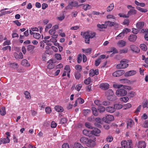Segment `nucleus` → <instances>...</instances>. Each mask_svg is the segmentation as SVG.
Returning <instances> with one entry per match:
<instances>
[{
    "mask_svg": "<svg viewBox=\"0 0 148 148\" xmlns=\"http://www.w3.org/2000/svg\"><path fill=\"white\" fill-rule=\"evenodd\" d=\"M96 33L91 32H87L84 33H81V35H83V37L85 38V41L86 43L89 44L90 43V39L92 38L96 35Z\"/></svg>",
    "mask_w": 148,
    "mask_h": 148,
    "instance_id": "obj_1",
    "label": "nucleus"
},
{
    "mask_svg": "<svg viewBox=\"0 0 148 148\" xmlns=\"http://www.w3.org/2000/svg\"><path fill=\"white\" fill-rule=\"evenodd\" d=\"M129 62L127 60L123 59L121 61V63L117 64L116 66V68L117 69H125L128 67V64L126 63H128Z\"/></svg>",
    "mask_w": 148,
    "mask_h": 148,
    "instance_id": "obj_2",
    "label": "nucleus"
},
{
    "mask_svg": "<svg viewBox=\"0 0 148 148\" xmlns=\"http://www.w3.org/2000/svg\"><path fill=\"white\" fill-rule=\"evenodd\" d=\"M121 144L122 148H131L132 147L133 145L131 140H129L128 143L126 140H123L121 141Z\"/></svg>",
    "mask_w": 148,
    "mask_h": 148,
    "instance_id": "obj_3",
    "label": "nucleus"
},
{
    "mask_svg": "<svg viewBox=\"0 0 148 148\" xmlns=\"http://www.w3.org/2000/svg\"><path fill=\"white\" fill-rule=\"evenodd\" d=\"M127 91L123 88H120L117 89L116 92V95L119 97L123 96L126 95Z\"/></svg>",
    "mask_w": 148,
    "mask_h": 148,
    "instance_id": "obj_4",
    "label": "nucleus"
},
{
    "mask_svg": "<svg viewBox=\"0 0 148 148\" xmlns=\"http://www.w3.org/2000/svg\"><path fill=\"white\" fill-rule=\"evenodd\" d=\"M114 119L113 116L110 115H106L105 117L102 119L103 121L107 123H109L110 122L113 121Z\"/></svg>",
    "mask_w": 148,
    "mask_h": 148,
    "instance_id": "obj_5",
    "label": "nucleus"
},
{
    "mask_svg": "<svg viewBox=\"0 0 148 148\" xmlns=\"http://www.w3.org/2000/svg\"><path fill=\"white\" fill-rule=\"evenodd\" d=\"M78 5V3L76 1H71L69 3L68 5L66 8V9H72L73 7H76Z\"/></svg>",
    "mask_w": 148,
    "mask_h": 148,
    "instance_id": "obj_6",
    "label": "nucleus"
},
{
    "mask_svg": "<svg viewBox=\"0 0 148 148\" xmlns=\"http://www.w3.org/2000/svg\"><path fill=\"white\" fill-rule=\"evenodd\" d=\"M136 145L138 148H145L146 146V143L143 141L138 142Z\"/></svg>",
    "mask_w": 148,
    "mask_h": 148,
    "instance_id": "obj_7",
    "label": "nucleus"
},
{
    "mask_svg": "<svg viewBox=\"0 0 148 148\" xmlns=\"http://www.w3.org/2000/svg\"><path fill=\"white\" fill-rule=\"evenodd\" d=\"M125 72L123 70H119L114 72L112 74V75L115 77H119L123 74Z\"/></svg>",
    "mask_w": 148,
    "mask_h": 148,
    "instance_id": "obj_8",
    "label": "nucleus"
},
{
    "mask_svg": "<svg viewBox=\"0 0 148 148\" xmlns=\"http://www.w3.org/2000/svg\"><path fill=\"white\" fill-rule=\"evenodd\" d=\"M106 95L107 97V99L110 101H112L113 100L110 98L111 96H112L114 95L113 91L111 89L108 90L106 92Z\"/></svg>",
    "mask_w": 148,
    "mask_h": 148,
    "instance_id": "obj_9",
    "label": "nucleus"
},
{
    "mask_svg": "<svg viewBox=\"0 0 148 148\" xmlns=\"http://www.w3.org/2000/svg\"><path fill=\"white\" fill-rule=\"evenodd\" d=\"M99 87L103 90H106L109 88V85L106 83H101L99 86Z\"/></svg>",
    "mask_w": 148,
    "mask_h": 148,
    "instance_id": "obj_10",
    "label": "nucleus"
},
{
    "mask_svg": "<svg viewBox=\"0 0 148 148\" xmlns=\"http://www.w3.org/2000/svg\"><path fill=\"white\" fill-rule=\"evenodd\" d=\"M136 73V71H130L126 72L124 75L126 77H129L135 75Z\"/></svg>",
    "mask_w": 148,
    "mask_h": 148,
    "instance_id": "obj_11",
    "label": "nucleus"
},
{
    "mask_svg": "<svg viewBox=\"0 0 148 148\" xmlns=\"http://www.w3.org/2000/svg\"><path fill=\"white\" fill-rule=\"evenodd\" d=\"M86 145L87 146L89 147H92L94 146L95 145L94 141L91 139L88 140Z\"/></svg>",
    "mask_w": 148,
    "mask_h": 148,
    "instance_id": "obj_12",
    "label": "nucleus"
},
{
    "mask_svg": "<svg viewBox=\"0 0 148 148\" xmlns=\"http://www.w3.org/2000/svg\"><path fill=\"white\" fill-rule=\"evenodd\" d=\"M112 86L114 88H118V89H120V88L122 87H123V88L127 89H128V88L129 87L128 86H124L122 84H114Z\"/></svg>",
    "mask_w": 148,
    "mask_h": 148,
    "instance_id": "obj_13",
    "label": "nucleus"
},
{
    "mask_svg": "<svg viewBox=\"0 0 148 148\" xmlns=\"http://www.w3.org/2000/svg\"><path fill=\"white\" fill-rule=\"evenodd\" d=\"M131 50L133 52L136 53H138L140 51L139 49L136 46L134 45H132L130 46Z\"/></svg>",
    "mask_w": 148,
    "mask_h": 148,
    "instance_id": "obj_14",
    "label": "nucleus"
},
{
    "mask_svg": "<svg viewBox=\"0 0 148 148\" xmlns=\"http://www.w3.org/2000/svg\"><path fill=\"white\" fill-rule=\"evenodd\" d=\"M91 134L95 136H97L98 134L100 133V130L98 128H95L93 130L91 131Z\"/></svg>",
    "mask_w": 148,
    "mask_h": 148,
    "instance_id": "obj_15",
    "label": "nucleus"
},
{
    "mask_svg": "<svg viewBox=\"0 0 148 148\" xmlns=\"http://www.w3.org/2000/svg\"><path fill=\"white\" fill-rule=\"evenodd\" d=\"M137 38V36L135 34H131L129 37V40L132 42L135 41Z\"/></svg>",
    "mask_w": 148,
    "mask_h": 148,
    "instance_id": "obj_16",
    "label": "nucleus"
},
{
    "mask_svg": "<svg viewBox=\"0 0 148 148\" xmlns=\"http://www.w3.org/2000/svg\"><path fill=\"white\" fill-rule=\"evenodd\" d=\"M144 25V23L143 21H140L137 22L136 24V27L140 30Z\"/></svg>",
    "mask_w": 148,
    "mask_h": 148,
    "instance_id": "obj_17",
    "label": "nucleus"
},
{
    "mask_svg": "<svg viewBox=\"0 0 148 148\" xmlns=\"http://www.w3.org/2000/svg\"><path fill=\"white\" fill-rule=\"evenodd\" d=\"M106 110L110 113H113L115 111V108L114 106L107 107L106 108Z\"/></svg>",
    "mask_w": 148,
    "mask_h": 148,
    "instance_id": "obj_18",
    "label": "nucleus"
},
{
    "mask_svg": "<svg viewBox=\"0 0 148 148\" xmlns=\"http://www.w3.org/2000/svg\"><path fill=\"white\" fill-rule=\"evenodd\" d=\"M137 11L136 10L134 9H132L130 10L127 13V16L128 17L131 15H135L136 14Z\"/></svg>",
    "mask_w": 148,
    "mask_h": 148,
    "instance_id": "obj_19",
    "label": "nucleus"
},
{
    "mask_svg": "<svg viewBox=\"0 0 148 148\" xmlns=\"http://www.w3.org/2000/svg\"><path fill=\"white\" fill-rule=\"evenodd\" d=\"M105 23L109 27H112L116 25V26L118 25V24L115 23L114 22L108 21L105 22Z\"/></svg>",
    "mask_w": 148,
    "mask_h": 148,
    "instance_id": "obj_20",
    "label": "nucleus"
},
{
    "mask_svg": "<svg viewBox=\"0 0 148 148\" xmlns=\"http://www.w3.org/2000/svg\"><path fill=\"white\" fill-rule=\"evenodd\" d=\"M117 45L119 47H123L126 45V42L123 40H120L117 43Z\"/></svg>",
    "mask_w": 148,
    "mask_h": 148,
    "instance_id": "obj_21",
    "label": "nucleus"
},
{
    "mask_svg": "<svg viewBox=\"0 0 148 148\" xmlns=\"http://www.w3.org/2000/svg\"><path fill=\"white\" fill-rule=\"evenodd\" d=\"M127 128L129 127H132L134 124V121L131 119H130L127 121Z\"/></svg>",
    "mask_w": 148,
    "mask_h": 148,
    "instance_id": "obj_22",
    "label": "nucleus"
},
{
    "mask_svg": "<svg viewBox=\"0 0 148 148\" xmlns=\"http://www.w3.org/2000/svg\"><path fill=\"white\" fill-rule=\"evenodd\" d=\"M55 109L58 112H62L64 111V109L61 106H57L55 107Z\"/></svg>",
    "mask_w": 148,
    "mask_h": 148,
    "instance_id": "obj_23",
    "label": "nucleus"
},
{
    "mask_svg": "<svg viewBox=\"0 0 148 148\" xmlns=\"http://www.w3.org/2000/svg\"><path fill=\"white\" fill-rule=\"evenodd\" d=\"M21 64L22 65L26 66H30V64L28 63V61L25 59L22 60Z\"/></svg>",
    "mask_w": 148,
    "mask_h": 148,
    "instance_id": "obj_24",
    "label": "nucleus"
},
{
    "mask_svg": "<svg viewBox=\"0 0 148 148\" xmlns=\"http://www.w3.org/2000/svg\"><path fill=\"white\" fill-rule=\"evenodd\" d=\"M88 139L85 137H82L80 139V142L83 144H85L86 145L87 142L88 141Z\"/></svg>",
    "mask_w": 148,
    "mask_h": 148,
    "instance_id": "obj_25",
    "label": "nucleus"
},
{
    "mask_svg": "<svg viewBox=\"0 0 148 148\" xmlns=\"http://www.w3.org/2000/svg\"><path fill=\"white\" fill-rule=\"evenodd\" d=\"M114 4L112 3L110 4L107 8V11L108 12H110L114 8Z\"/></svg>",
    "mask_w": 148,
    "mask_h": 148,
    "instance_id": "obj_26",
    "label": "nucleus"
},
{
    "mask_svg": "<svg viewBox=\"0 0 148 148\" xmlns=\"http://www.w3.org/2000/svg\"><path fill=\"white\" fill-rule=\"evenodd\" d=\"M83 133L84 134L87 136H90V135L91 134V131L87 130H84L83 131Z\"/></svg>",
    "mask_w": 148,
    "mask_h": 148,
    "instance_id": "obj_27",
    "label": "nucleus"
},
{
    "mask_svg": "<svg viewBox=\"0 0 148 148\" xmlns=\"http://www.w3.org/2000/svg\"><path fill=\"white\" fill-rule=\"evenodd\" d=\"M106 110L105 108L102 106H99L98 108V110L100 113L104 112Z\"/></svg>",
    "mask_w": 148,
    "mask_h": 148,
    "instance_id": "obj_28",
    "label": "nucleus"
},
{
    "mask_svg": "<svg viewBox=\"0 0 148 148\" xmlns=\"http://www.w3.org/2000/svg\"><path fill=\"white\" fill-rule=\"evenodd\" d=\"M9 66L11 68L16 69L18 68V65L17 63H11L9 64Z\"/></svg>",
    "mask_w": 148,
    "mask_h": 148,
    "instance_id": "obj_29",
    "label": "nucleus"
},
{
    "mask_svg": "<svg viewBox=\"0 0 148 148\" xmlns=\"http://www.w3.org/2000/svg\"><path fill=\"white\" fill-rule=\"evenodd\" d=\"M0 113L1 115L4 116L6 114L5 108L4 107H2L0 109Z\"/></svg>",
    "mask_w": 148,
    "mask_h": 148,
    "instance_id": "obj_30",
    "label": "nucleus"
},
{
    "mask_svg": "<svg viewBox=\"0 0 148 148\" xmlns=\"http://www.w3.org/2000/svg\"><path fill=\"white\" fill-rule=\"evenodd\" d=\"M25 95V98L28 99H30L31 98L30 93L27 91H25L24 92Z\"/></svg>",
    "mask_w": 148,
    "mask_h": 148,
    "instance_id": "obj_31",
    "label": "nucleus"
},
{
    "mask_svg": "<svg viewBox=\"0 0 148 148\" xmlns=\"http://www.w3.org/2000/svg\"><path fill=\"white\" fill-rule=\"evenodd\" d=\"M97 26L98 28L101 29H105L107 27V25H106L103 24H97Z\"/></svg>",
    "mask_w": 148,
    "mask_h": 148,
    "instance_id": "obj_32",
    "label": "nucleus"
},
{
    "mask_svg": "<svg viewBox=\"0 0 148 148\" xmlns=\"http://www.w3.org/2000/svg\"><path fill=\"white\" fill-rule=\"evenodd\" d=\"M114 106L115 108V110L116 109L119 110L122 108L123 106L122 105L118 104H115L114 105Z\"/></svg>",
    "mask_w": 148,
    "mask_h": 148,
    "instance_id": "obj_33",
    "label": "nucleus"
},
{
    "mask_svg": "<svg viewBox=\"0 0 148 148\" xmlns=\"http://www.w3.org/2000/svg\"><path fill=\"white\" fill-rule=\"evenodd\" d=\"M124 36V34L122 32L121 33H120L118 35H117L116 37V39L118 40L121 39V38H123Z\"/></svg>",
    "mask_w": 148,
    "mask_h": 148,
    "instance_id": "obj_34",
    "label": "nucleus"
},
{
    "mask_svg": "<svg viewBox=\"0 0 148 148\" xmlns=\"http://www.w3.org/2000/svg\"><path fill=\"white\" fill-rule=\"evenodd\" d=\"M91 112V110L89 109L84 110H83V115L84 116H86L88 113H90Z\"/></svg>",
    "mask_w": 148,
    "mask_h": 148,
    "instance_id": "obj_35",
    "label": "nucleus"
},
{
    "mask_svg": "<svg viewBox=\"0 0 148 148\" xmlns=\"http://www.w3.org/2000/svg\"><path fill=\"white\" fill-rule=\"evenodd\" d=\"M75 148H84L82 145L79 143H75L74 144Z\"/></svg>",
    "mask_w": 148,
    "mask_h": 148,
    "instance_id": "obj_36",
    "label": "nucleus"
},
{
    "mask_svg": "<svg viewBox=\"0 0 148 148\" xmlns=\"http://www.w3.org/2000/svg\"><path fill=\"white\" fill-rule=\"evenodd\" d=\"M108 52L109 53H112L113 52L114 53H118V51L114 47H112L111 50L108 51Z\"/></svg>",
    "mask_w": 148,
    "mask_h": 148,
    "instance_id": "obj_37",
    "label": "nucleus"
},
{
    "mask_svg": "<svg viewBox=\"0 0 148 148\" xmlns=\"http://www.w3.org/2000/svg\"><path fill=\"white\" fill-rule=\"evenodd\" d=\"M51 62H52V61H49L48 62V63L50 64L48 65L47 67L48 69H51L53 68L54 67V65L53 64V63H51Z\"/></svg>",
    "mask_w": 148,
    "mask_h": 148,
    "instance_id": "obj_38",
    "label": "nucleus"
},
{
    "mask_svg": "<svg viewBox=\"0 0 148 148\" xmlns=\"http://www.w3.org/2000/svg\"><path fill=\"white\" fill-rule=\"evenodd\" d=\"M137 10L140 11L142 12H146L147 11V10L146 9H144L140 7H137L136 8Z\"/></svg>",
    "mask_w": 148,
    "mask_h": 148,
    "instance_id": "obj_39",
    "label": "nucleus"
},
{
    "mask_svg": "<svg viewBox=\"0 0 148 148\" xmlns=\"http://www.w3.org/2000/svg\"><path fill=\"white\" fill-rule=\"evenodd\" d=\"M140 47L142 50L144 51H146L147 49V46L144 44H140Z\"/></svg>",
    "mask_w": 148,
    "mask_h": 148,
    "instance_id": "obj_40",
    "label": "nucleus"
},
{
    "mask_svg": "<svg viewBox=\"0 0 148 148\" xmlns=\"http://www.w3.org/2000/svg\"><path fill=\"white\" fill-rule=\"evenodd\" d=\"M82 50L84 52L89 54L92 51V49L90 48H89L86 49H82Z\"/></svg>",
    "mask_w": 148,
    "mask_h": 148,
    "instance_id": "obj_41",
    "label": "nucleus"
},
{
    "mask_svg": "<svg viewBox=\"0 0 148 148\" xmlns=\"http://www.w3.org/2000/svg\"><path fill=\"white\" fill-rule=\"evenodd\" d=\"M75 76L77 79H79L80 77V74L78 71H76L75 73Z\"/></svg>",
    "mask_w": 148,
    "mask_h": 148,
    "instance_id": "obj_42",
    "label": "nucleus"
},
{
    "mask_svg": "<svg viewBox=\"0 0 148 148\" xmlns=\"http://www.w3.org/2000/svg\"><path fill=\"white\" fill-rule=\"evenodd\" d=\"M85 126L89 129H92L94 128V127L91 125V124L88 122H86L85 123Z\"/></svg>",
    "mask_w": 148,
    "mask_h": 148,
    "instance_id": "obj_43",
    "label": "nucleus"
},
{
    "mask_svg": "<svg viewBox=\"0 0 148 148\" xmlns=\"http://www.w3.org/2000/svg\"><path fill=\"white\" fill-rule=\"evenodd\" d=\"M40 35L39 33H35L33 35V37L37 39H39L40 38Z\"/></svg>",
    "mask_w": 148,
    "mask_h": 148,
    "instance_id": "obj_44",
    "label": "nucleus"
},
{
    "mask_svg": "<svg viewBox=\"0 0 148 148\" xmlns=\"http://www.w3.org/2000/svg\"><path fill=\"white\" fill-rule=\"evenodd\" d=\"M120 100L121 101H123L125 102H126L128 100L129 98L128 97H125L120 98Z\"/></svg>",
    "mask_w": 148,
    "mask_h": 148,
    "instance_id": "obj_45",
    "label": "nucleus"
},
{
    "mask_svg": "<svg viewBox=\"0 0 148 148\" xmlns=\"http://www.w3.org/2000/svg\"><path fill=\"white\" fill-rule=\"evenodd\" d=\"M35 48V47L32 45H29L27 46V50L28 51L32 50Z\"/></svg>",
    "mask_w": 148,
    "mask_h": 148,
    "instance_id": "obj_46",
    "label": "nucleus"
},
{
    "mask_svg": "<svg viewBox=\"0 0 148 148\" xmlns=\"http://www.w3.org/2000/svg\"><path fill=\"white\" fill-rule=\"evenodd\" d=\"M3 143L5 144L7 143H9L10 142V140L9 138L8 137H6L5 138L2 139Z\"/></svg>",
    "mask_w": 148,
    "mask_h": 148,
    "instance_id": "obj_47",
    "label": "nucleus"
},
{
    "mask_svg": "<svg viewBox=\"0 0 148 148\" xmlns=\"http://www.w3.org/2000/svg\"><path fill=\"white\" fill-rule=\"evenodd\" d=\"M82 54H80L78 55L77 56V62L78 63H80L82 60Z\"/></svg>",
    "mask_w": 148,
    "mask_h": 148,
    "instance_id": "obj_48",
    "label": "nucleus"
},
{
    "mask_svg": "<svg viewBox=\"0 0 148 148\" xmlns=\"http://www.w3.org/2000/svg\"><path fill=\"white\" fill-rule=\"evenodd\" d=\"M91 81V79L90 77H88L87 79H86L84 81V82L86 84L88 85L89 84Z\"/></svg>",
    "mask_w": 148,
    "mask_h": 148,
    "instance_id": "obj_49",
    "label": "nucleus"
},
{
    "mask_svg": "<svg viewBox=\"0 0 148 148\" xmlns=\"http://www.w3.org/2000/svg\"><path fill=\"white\" fill-rule=\"evenodd\" d=\"M128 49L126 48H125L123 49L120 50L119 51L120 53H125L127 52Z\"/></svg>",
    "mask_w": 148,
    "mask_h": 148,
    "instance_id": "obj_50",
    "label": "nucleus"
},
{
    "mask_svg": "<svg viewBox=\"0 0 148 148\" xmlns=\"http://www.w3.org/2000/svg\"><path fill=\"white\" fill-rule=\"evenodd\" d=\"M55 58L58 60H61L62 59L61 55L60 54L56 53L55 55Z\"/></svg>",
    "mask_w": 148,
    "mask_h": 148,
    "instance_id": "obj_51",
    "label": "nucleus"
},
{
    "mask_svg": "<svg viewBox=\"0 0 148 148\" xmlns=\"http://www.w3.org/2000/svg\"><path fill=\"white\" fill-rule=\"evenodd\" d=\"M113 140V138L110 136H108L106 139V140L109 142H110Z\"/></svg>",
    "mask_w": 148,
    "mask_h": 148,
    "instance_id": "obj_52",
    "label": "nucleus"
},
{
    "mask_svg": "<svg viewBox=\"0 0 148 148\" xmlns=\"http://www.w3.org/2000/svg\"><path fill=\"white\" fill-rule=\"evenodd\" d=\"M101 58H99L97 59L95 61V65L96 66H98L101 62Z\"/></svg>",
    "mask_w": 148,
    "mask_h": 148,
    "instance_id": "obj_53",
    "label": "nucleus"
},
{
    "mask_svg": "<svg viewBox=\"0 0 148 148\" xmlns=\"http://www.w3.org/2000/svg\"><path fill=\"white\" fill-rule=\"evenodd\" d=\"M128 96L130 97H133L135 95V92L133 91H131L128 93Z\"/></svg>",
    "mask_w": 148,
    "mask_h": 148,
    "instance_id": "obj_54",
    "label": "nucleus"
},
{
    "mask_svg": "<svg viewBox=\"0 0 148 148\" xmlns=\"http://www.w3.org/2000/svg\"><path fill=\"white\" fill-rule=\"evenodd\" d=\"M67 121V120L65 118H62L60 120V123L61 124H63L66 123Z\"/></svg>",
    "mask_w": 148,
    "mask_h": 148,
    "instance_id": "obj_55",
    "label": "nucleus"
},
{
    "mask_svg": "<svg viewBox=\"0 0 148 148\" xmlns=\"http://www.w3.org/2000/svg\"><path fill=\"white\" fill-rule=\"evenodd\" d=\"M77 100L78 102L80 104H82L84 102V100L80 97L78 98Z\"/></svg>",
    "mask_w": 148,
    "mask_h": 148,
    "instance_id": "obj_56",
    "label": "nucleus"
},
{
    "mask_svg": "<svg viewBox=\"0 0 148 148\" xmlns=\"http://www.w3.org/2000/svg\"><path fill=\"white\" fill-rule=\"evenodd\" d=\"M90 8V6L88 4L84 5L83 6V9L85 10H86L87 9H89Z\"/></svg>",
    "mask_w": 148,
    "mask_h": 148,
    "instance_id": "obj_57",
    "label": "nucleus"
},
{
    "mask_svg": "<svg viewBox=\"0 0 148 148\" xmlns=\"http://www.w3.org/2000/svg\"><path fill=\"white\" fill-rule=\"evenodd\" d=\"M89 76L90 77H93L95 75V74L94 70L93 69H91L90 71Z\"/></svg>",
    "mask_w": 148,
    "mask_h": 148,
    "instance_id": "obj_58",
    "label": "nucleus"
},
{
    "mask_svg": "<svg viewBox=\"0 0 148 148\" xmlns=\"http://www.w3.org/2000/svg\"><path fill=\"white\" fill-rule=\"evenodd\" d=\"M75 68L76 70L79 71H81L82 69V66L79 65H76L75 67Z\"/></svg>",
    "mask_w": 148,
    "mask_h": 148,
    "instance_id": "obj_59",
    "label": "nucleus"
},
{
    "mask_svg": "<svg viewBox=\"0 0 148 148\" xmlns=\"http://www.w3.org/2000/svg\"><path fill=\"white\" fill-rule=\"evenodd\" d=\"M141 32L142 33H145V34H147L148 33V29H141Z\"/></svg>",
    "mask_w": 148,
    "mask_h": 148,
    "instance_id": "obj_60",
    "label": "nucleus"
},
{
    "mask_svg": "<svg viewBox=\"0 0 148 148\" xmlns=\"http://www.w3.org/2000/svg\"><path fill=\"white\" fill-rule=\"evenodd\" d=\"M110 103L108 101H104L102 102V105L104 106H107L110 105Z\"/></svg>",
    "mask_w": 148,
    "mask_h": 148,
    "instance_id": "obj_61",
    "label": "nucleus"
},
{
    "mask_svg": "<svg viewBox=\"0 0 148 148\" xmlns=\"http://www.w3.org/2000/svg\"><path fill=\"white\" fill-rule=\"evenodd\" d=\"M148 104V101L147 100H146L144 101L143 104L142 105V107L143 108H144L147 106Z\"/></svg>",
    "mask_w": 148,
    "mask_h": 148,
    "instance_id": "obj_62",
    "label": "nucleus"
},
{
    "mask_svg": "<svg viewBox=\"0 0 148 148\" xmlns=\"http://www.w3.org/2000/svg\"><path fill=\"white\" fill-rule=\"evenodd\" d=\"M143 125L145 128H148V120L145 121Z\"/></svg>",
    "mask_w": 148,
    "mask_h": 148,
    "instance_id": "obj_63",
    "label": "nucleus"
},
{
    "mask_svg": "<svg viewBox=\"0 0 148 148\" xmlns=\"http://www.w3.org/2000/svg\"><path fill=\"white\" fill-rule=\"evenodd\" d=\"M45 111L46 113L49 114L51 112V108L49 107H46L45 108Z\"/></svg>",
    "mask_w": 148,
    "mask_h": 148,
    "instance_id": "obj_64",
    "label": "nucleus"
}]
</instances>
